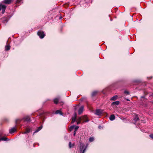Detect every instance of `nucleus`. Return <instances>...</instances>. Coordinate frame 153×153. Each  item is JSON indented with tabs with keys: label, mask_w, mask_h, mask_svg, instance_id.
<instances>
[{
	"label": "nucleus",
	"mask_w": 153,
	"mask_h": 153,
	"mask_svg": "<svg viewBox=\"0 0 153 153\" xmlns=\"http://www.w3.org/2000/svg\"><path fill=\"white\" fill-rule=\"evenodd\" d=\"M139 120V118L137 115H136L134 120L135 121H137Z\"/></svg>",
	"instance_id": "ddd939ff"
},
{
	"label": "nucleus",
	"mask_w": 153,
	"mask_h": 153,
	"mask_svg": "<svg viewBox=\"0 0 153 153\" xmlns=\"http://www.w3.org/2000/svg\"><path fill=\"white\" fill-rule=\"evenodd\" d=\"M86 149V147H85V148L83 150L82 153H84V152L85 151Z\"/></svg>",
	"instance_id": "c756f323"
},
{
	"label": "nucleus",
	"mask_w": 153,
	"mask_h": 153,
	"mask_svg": "<svg viewBox=\"0 0 153 153\" xmlns=\"http://www.w3.org/2000/svg\"><path fill=\"white\" fill-rule=\"evenodd\" d=\"M103 111L101 109H97L95 114L97 115H100L102 114Z\"/></svg>",
	"instance_id": "f03ea898"
},
{
	"label": "nucleus",
	"mask_w": 153,
	"mask_h": 153,
	"mask_svg": "<svg viewBox=\"0 0 153 153\" xmlns=\"http://www.w3.org/2000/svg\"><path fill=\"white\" fill-rule=\"evenodd\" d=\"M76 132L74 131V135L75 136L76 135Z\"/></svg>",
	"instance_id": "7c9ffc66"
},
{
	"label": "nucleus",
	"mask_w": 153,
	"mask_h": 153,
	"mask_svg": "<svg viewBox=\"0 0 153 153\" xmlns=\"http://www.w3.org/2000/svg\"><path fill=\"white\" fill-rule=\"evenodd\" d=\"M16 131V129L15 127H13L11 129L9 130V132L10 134L13 133L15 131Z\"/></svg>",
	"instance_id": "39448f33"
},
{
	"label": "nucleus",
	"mask_w": 153,
	"mask_h": 153,
	"mask_svg": "<svg viewBox=\"0 0 153 153\" xmlns=\"http://www.w3.org/2000/svg\"><path fill=\"white\" fill-rule=\"evenodd\" d=\"M78 121L77 122V124L80 123L81 121L82 120V118L81 117H79L78 119Z\"/></svg>",
	"instance_id": "2eb2a0df"
},
{
	"label": "nucleus",
	"mask_w": 153,
	"mask_h": 153,
	"mask_svg": "<svg viewBox=\"0 0 153 153\" xmlns=\"http://www.w3.org/2000/svg\"><path fill=\"white\" fill-rule=\"evenodd\" d=\"M10 46L9 45H7L5 46V49L6 51L9 50L10 49Z\"/></svg>",
	"instance_id": "6ab92c4d"
},
{
	"label": "nucleus",
	"mask_w": 153,
	"mask_h": 153,
	"mask_svg": "<svg viewBox=\"0 0 153 153\" xmlns=\"http://www.w3.org/2000/svg\"><path fill=\"white\" fill-rule=\"evenodd\" d=\"M6 8V6H3V8H2V14H3L4 13Z\"/></svg>",
	"instance_id": "dca6fc26"
},
{
	"label": "nucleus",
	"mask_w": 153,
	"mask_h": 153,
	"mask_svg": "<svg viewBox=\"0 0 153 153\" xmlns=\"http://www.w3.org/2000/svg\"><path fill=\"white\" fill-rule=\"evenodd\" d=\"M69 147L70 148H71V147H72L71 143V142H70L69 143Z\"/></svg>",
	"instance_id": "cd10ccee"
},
{
	"label": "nucleus",
	"mask_w": 153,
	"mask_h": 153,
	"mask_svg": "<svg viewBox=\"0 0 153 153\" xmlns=\"http://www.w3.org/2000/svg\"><path fill=\"white\" fill-rule=\"evenodd\" d=\"M8 140V139L6 138L5 137H1V135H0V141H7Z\"/></svg>",
	"instance_id": "423d86ee"
},
{
	"label": "nucleus",
	"mask_w": 153,
	"mask_h": 153,
	"mask_svg": "<svg viewBox=\"0 0 153 153\" xmlns=\"http://www.w3.org/2000/svg\"><path fill=\"white\" fill-rule=\"evenodd\" d=\"M37 34L41 39L43 38L45 36V34L44 32L41 31H38Z\"/></svg>",
	"instance_id": "f257e3e1"
},
{
	"label": "nucleus",
	"mask_w": 153,
	"mask_h": 153,
	"mask_svg": "<svg viewBox=\"0 0 153 153\" xmlns=\"http://www.w3.org/2000/svg\"><path fill=\"white\" fill-rule=\"evenodd\" d=\"M76 117L73 118L72 119V120L71 122V123H73L76 121Z\"/></svg>",
	"instance_id": "393cba45"
},
{
	"label": "nucleus",
	"mask_w": 153,
	"mask_h": 153,
	"mask_svg": "<svg viewBox=\"0 0 153 153\" xmlns=\"http://www.w3.org/2000/svg\"><path fill=\"white\" fill-rule=\"evenodd\" d=\"M59 99L58 98H55L53 102L55 104H57L58 103Z\"/></svg>",
	"instance_id": "f3484780"
},
{
	"label": "nucleus",
	"mask_w": 153,
	"mask_h": 153,
	"mask_svg": "<svg viewBox=\"0 0 153 153\" xmlns=\"http://www.w3.org/2000/svg\"><path fill=\"white\" fill-rule=\"evenodd\" d=\"M30 131V130L29 129H27L26 131L24 132L23 134H25L27 133H29Z\"/></svg>",
	"instance_id": "412c9836"
},
{
	"label": "nucleus",
	"mask_w": 153,
	"mask_h": 153,
	"mask_svg": "<svg viewBox=\"0 0 153 153\" xmlns=\"http://www.w3.org/2000/svg\"><path fill=\"white\" fill-rule=\"evenodd\" d=\"M79 127L78 126H75V127L74 128V131L76 132L78 129Z\"/></svg>",
	"instance_id": "5701e85b"
},
{
	"label": "nucleus",
	"mask_w": 153,
	"mask_h": 153,
	"mask_svg": "<svg viewBox=\"0 0 153 153\" xmlns=\"http://www.w3.org/2000/svg\"><path fill=\"white\" fill-rule=\"evenodd\" d=\"M124 93L125 94H129V92L126 91H124Z\"/></svg>",
	"instance_id": "c85d7f7f"
},
{
	"label": "nucleus",
	"mask_w": 153,
	"mask_h": 153,
	"mask_svg": "<svg viewBox=\"0 0 153 153\" xmlns=\"http://www.w3.org/2000/svg\"><path fill=\"white\" fill-rule=\"evenodd\" d=\"M117 96H114L113 97H112L111 98L110 100H113V101L115 100H117Z\"/></svg>",
	"instance_id": "9b49d317"
},
{
	"label": "nucleus",
	"mask_w": 153,
	"mask_h": 153,
	"mask_svg": "<svg viewBox=\"0 0 153 153\" xmlns=\"http://www.w3.org/2000/svg\"><path fill=\"white\" fill-rule=\"evenodd\" d=\"M99 128H101V126H99Z\"/></svg>",
	"instance_id": "473e14b6"
},
{
	"label": "nucleus",
	"mask_w": 153,
	"mask_h": 153,
	"mask_svg": "<svg viewBox=\"0 0 153 153\" xmlns=\"http://www.w3.org/2000/svg\"><path fill=\"white\" fill-rule=\"evenodd\" d=\"M12 1V0H4L3 2L6 4H9L11 3Z\"/></svg>",
	"instance_id": "6e6552de"
},
{
	"label": "nucleus",
	"mask_w": 153,
	"mask_h": 153,
	"mask_svg": "<svg viewBox=\"0 0 153 153\" xmlns=\"http://www.w3.org/2000/svg\"><path fill=\"white\" fill-rule=\"evenodd\" d=\"M19 120H16V123H17V122H18V121Z\"/></svg>",
	"instance_id": "2f4dec72"
},
{
	"label": "nucleus",
	"mask_w": 153,
	"mask_h": 153,
	"mask_svg": "<svg viewBox=\"0 0 153 153\" xmlns=\"http://www.w3.org/2000/svg\"><path fill=\"white\" fill-rule=\"evenodd\" d=\"M55 114H59L60 115H62V113L61 112V111L59 110H56L55 112Z\"/></svg>",
	"instance_id": "4468645a"
},
{
	"label": "nucleus",
	"mask_w": 153,
	"mask_h": 153,
	"mask_svg": "<svg viewBox=\"0 0 153 153\" xmlns=\"http://www.w3.org/2000/svg\"><path fill=\"white\" fill-rule=\"evenodd\" d=\"M83 148H84V144H82L81 143L80 144V150L81 152H82V151Z\"/></svg>",
	"instance_id": "f8f14e48"
},
{
	"label": "nucleus",
	"mask_w": 153,
	"mask_h": 153,
	"mask_svg": "<svg viewBox=\"0 0 153 153\" xmlns=\"http://www.w3.org/2000/svg\"><path fill=\"white\" fill-rule=\"evenodd\" d=\"M94 139L93 137H90L89 139V141L90 142H92L94 141Z\"/></svg>",
	"instance_id": "4be33fe9"
},
{
	"label": "nucleus",
	"mask_w": 153,
	"mask_h": 153,
	"mask_svg": "<svg viewBox=\"0 0 153 153\" xmlns=\"http://www.w3.org/2000/svg\"><path fill=\"white\" fill-rule=\"evenodd\" d=\"M149 137L153 139V134H150L149 135Z\"/></svg>",
	"instance_id": "bb28decb"
},
{
	"label": "nucleus",
	"mask_w": 153,
	"mask_h": 153,
	"mask_svg": "<svg viewBox=\"0 0 153 153\" xmlns=\"http://www.w3.org/2000/svg\"><path fill=\"white\" fill-rule=\"evenodd\" d=\"M42 128V126H41L40 127H39L38 129H37L34 132V133H36L38 132Z\"/></svg>",
	"instance_id": "1a4fd4ad"
},
{
	"label": "nucleus",
	"mask_w": 153,
	"mask_h": 153,
	"mask_svg": "<svg viewBox=\"0 0 153 153\" xmlns=\"http://www.w3.org/2000/svg\"><path fill=\"white\" fill-rule=\"evenodd\" d=\"M75 126H72L70 127V131H72V129L74 128Z\"/></svg>",
	"instance_id": "b1692460"
},
{
	"label": "nucleus",
	"mask_w": 153,
	"mask_h": 153,
	"mask_svg": "<svg viewBox=\"0 0 153 153\" xmlns=\"http://www.w3.org/2000/svg\"><path fill=\"white\" fill-rule=\"evenodd\" d=\"M5 6V5H2L1 4H0V11L1 9L3 8V6Z\"/></svg>",
	"instance_id": "a878e982"
},
{
	"label": "nucleus",
	"mask_w": 153,
	"mask_h": 153,
	"mask_svg": "<svg viewBox=\"0 0 153 153\" xmlns=\"http://www.w3.org/2000/svg\"><path fill=\"white\" fill-rule=\"evenodd\" d=\"M74 144H73V146H74Z\"/></svg>",
	"instance_id": "72a5a7b5"
},
{
	"label": "nucleus",
	"mask_w": 153,
	"mask_h": 153,
	"mask_svg": "<svg viewBox=\"0 0 153 153\" xmlns=\"http://www.w3.org/2000/svg\"><path fill=\"white\" fill-rule=\"evenodd\" d=\"M81 117L82 118V120H83V122H88L89 120L88 117L86 116L85 115Z\"/></svg>",
	"instance_id": "7ed1b4c3"
},
{
	"label": "nucleus",
	"mask_w": 153,
	"mask_h": 153,
	"mask_svg": "<svg viewBox=\"0 0 153 153\" xmlns=\"http://www.w3.org/2000/svg\"><path fill=\"white\" fill-rule=\"evenodd\" d=\"M120 103V102L117 101L115 102H113L111 104V105H118Z\"/></svg>",
	"instance_id": "0eeeda50"
},
{
	"label": "nucleus",
	"mask_w": 153,
	"mask_h": 153,
	"mask_svg": "<svg viewBox=\"0 0 153 153\" xmlns=\"http://www.w3.org/2000/svg\"><path fill=\"white\" fill-rule=\"evenodd\" d=\"M97 93V91H94L93 92L92 94V96H95Z\"/></svg>",
	"instance_id": "aec40b11"
},
{
	"label": "nucleus",
	"mask_w": 153,
	"mask_h": 153,
	"mask_svg": "<svg viewBox=\"0 0 153 153\" xmlns=\"http://www.w3.org/2000/svg\"><path fill=\"white\" fill-rule=\"evenodd\" d=\"M115 118V117L114 115H111L109 117V119L111 120H113Z\"/></svg>",
	"instance_id": "9d476101"
},
{
	"label": "nucleus",
	"mask_w": 153,
	"mask_h": 153,
	"mask_svg": "<svg viewBox=\"0 0 153 153\" xmlns=\"http://www.w3.org/2000/svg\"><path fill=\"white\" fill-rule=\"evenodd\" d=\"M83 109L84 106H82L80 107V108H79L78 111V113L79 114H80L81 113H82L83 111Z\"/></svg>",
	"instance_id": "20e7f679"
},
{
	"label": "nucleus",
	"mask_w": 153,
	"mask_h": 153,
	"mask_svg": "<svg viewBox=\"0 0 153 153\" xmlns=\"http://www.w3.org/2000/svg\"><path fill=\"white\" fill-rule=\"evenodd\" d=\"M25 120L29 121H30V118L29 117H27L24 118Z\"/></svg>",
	"instance_id": "a211bd4d"
}]
</instances>
